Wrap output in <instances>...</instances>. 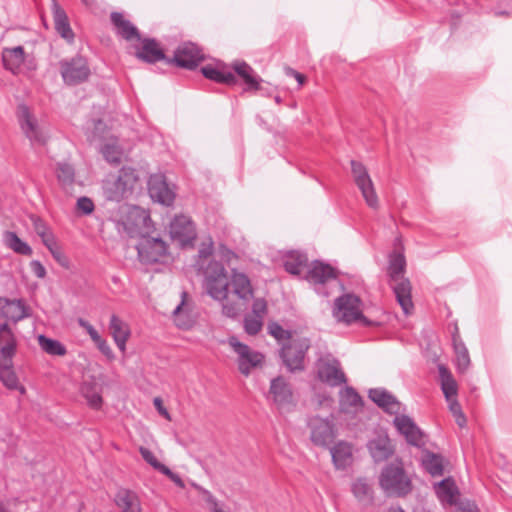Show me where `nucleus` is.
<instances>
[{
  "instance_id": "1",
  "label": "nucleus",
  "mask_w": 512,
  "mask_h": 512,
  "mask_svg": "<svg viewBox=\"0 0 512 512\" xmlns=\"http://www.w3.org/2000/svg\"><path fill=\"white\" fill-rule=\"evenodd\" d=\"M267 330L282 346L280 356L287 369L291 372L303 370L305 355L310 347L309 339L298 332L283 329L276 322H270Z\"/></svg>"
},
{
  "instance_id": "2",
  "label": "nucleus",
  "mask_w": 512,
  "mask_h": 512,
  "mask_svg": "<svg viewBox=\"0 0 512 512\" xmlns=\"http://www.w3.org/2000/svg\"><path fill=\"white\" fill-rule=\"evenodd\" d=\"M230 285L235 299L227 297L222 305L223 314L235 318L249 308L253 313H256V301L254 300V290L250 279L244 273L233 271Z\"/></svg>"
},
{
  "instance_id": "3",
  "label": "nucleus",
  "mask_w": 512,
  "mask_h": 512,
  "mask_svg": "<svg viewBox=\"0 0 512 512\" xmlns=\"http://www.w3.org/2000/svg\"><path fill=\"white\" fill-rule=\"evenodd\" d=\"M405 269L406 259L404 254L401 252L391 254L388 267L390 285L403 312L410 315L414 309L411 295L412 286L409 279L404 277Z\"/></svg>"
},
{
  "instance_id": "4",
  "label": "nucleus",
  "mask_w": 512,
  "mask_h": 512,
  "mask_svg": "<svg viewBox=\"0 0 512 512\" xmlns=\"http://www.w3.org/2000/svg\"><path fill=\"white\" fill-rule=\"evenodd\" d=\"M334 316L346 324L358 322L364 326L377 325V321L369 320L363 314V303L359 296L345 293L335 300Z\"/></svg>"
},
{
  "instance_id": "5",
  "label": "nucleus",
  "mask_w": 512,
  "mask_h": 512,
  "mask_svg": "<svg viewBox=\"0 0 512 512\" xmlns=\"http://www.w3.org/2000/svg\"><path fill=\"white\" fill-rule=\"evenodd\" d=\"M379 485L388 496H405L412 490V482L405 473L402 463L397 462L383 469L379 477Z\"/></svg>"
},
{
  "instance_id": "6",
  "label": "nucleus",
  "mask_w": 512,
  "mask_h": 512,
  "mask_svg": "<svg viewBox=\"0 0 512 512\" xmlns=\"http://www.w3.org/2000/svg\"><path fill=\"white\" fill-rule=\"evenodd\" d=\"M204 282L203 287L207 294L214 300L223 303L228 296V287L230 280L224 266L217 261L209 260L205 269H203Z\"/></svg>"
},
{
  "instance_id": "7",
  "label": "nucleus",
  "mask_w": 512,
  "mask_h": 512,
  "mask_svg": "<svg viewBox=\"0 0 512 512\" xmlns=\"http://www.w3.org/2000/svg\"><path fill=\"white\" fill-rule=\"evenodd\" d=\"M137 179L133 168L123 167L116 178L107 179L104 182L103 190L106 199L116 202L125 199L131 193Z\"/></svg>"
},
{
  "instance_id": "8",
  "label": "nucleus",
  "mask_w": 512,
  "mask_h": 512,
  "mask_svg": "<svg viewBox=\"0 0 512 512\" xmlns=\"http://www.w3.org/2000/svg\"><path fill=\"white\" fill-rule=\"evenodd\" d=\"M16 116L22 132L33 146H44L47 143V132L27 105H18Z\"/></svg>"
},
{
  "instance_id": "9",
  "label": "nucleus",
  "mask_w": 512,
  "mask_h": 512,
  "mask_svg": "<svg viewBox=\"0 0 512 512\" xmlns=\"http://www.w3.org/2000/svg\"><path fill=\"white\" fill-rule=\"evenodd\" d=\"M350 165L354 183L360 190L365 203L371 209L377 210L379 208V198L368 169L363 163L356 160H352Z\"/></svg>"
},
{
  "instance_id": "10",
  "label": "nucleus",
  "mask_w": 512,
  "mask_h": 512,
  "mask_svg": "<svg viewBox=\"0 0 512 512\" xmlns=\"http://www.w3.org/2000/svg\"><path fill=\"white\" fill-rule=\"evenodd\" d=\"M227 343L235 354L238 371L243 376H249L256 368V353L236 336H230Z\"/></svg>"
},
{
  "instance_id": "11",
  "label": "nucleus",
  "mask_w": 512,
  "mask_h": 512,
  "mask_svg": "<svg viewBox=\"0 0 512 512\" xmlns=\"http://www.w3.org/2000/svg\"><path fill=\"white\" fill-rule=\"evenodd\" d=\"M204 60L202 50L194 43L186 42L177 47L173 58L167 59L168 64L192 70Z\"/></svg>"
},
{
  "instance_id": "12",
  "label": "nucleus",
  "mask_w": 512,
  "mask_h": 512,
  "mask_svg": "<svg viewBox=\"0 0 512 512\" xmlns=\"http://www.w3.org/2000/svg\"><path fill=\"white\" fill-rule=\"evenodd\" d=\"M61 75L65 83L69 85H76L88 79L90 69L86 59L77 56L69 61H62L60 63Z\"/></svg>"
},
{
  "instance_id": "13",
  "label": "nucleus",
  "mask_w": 512,
  "mask_h": 512,
  "mask_svg": "<svg viewBox=\"0 0 512 512\" xmlns=\"http://www.w3.org/2000/svg\"><path fill=\"white\" fill-rule=\"evenodd\" d=\"M169 234L172 241L180 246L191 244L196 238V231L191 219L185 215L176 216L170 223Z\"/></svg>"
},
{
  "instance_id": "14",
  "label": "nucleus",
  "mask_w": 512,
  "mask_h": 512,
  "mask_svg": "<svg viewBox=\"0 0 512 512\" xmlns=\"http://www.w3.org/2000/svg\"><path fill=\"white\" fill-rule=\"evenodd\" d=\"M318 376L330 386H338L346 382V376L335 358L324 357L318 362Z\"/></svg>"
},
{
  "instance_id": "15",
  "label": "nucleus",
  "mask_w": 512,
  "mask_h": 512,
  "mask_svg": "<svg viewBox=\"0 0 512 512\" xmlns=\"http://www.w3.org/2000/svg\"><path fill=\"white\" fill-rule=\"evenodd\" d=\"M148 189L151 198L155 201L167 206L174 202L175 192L169 187L163 175H152L148 181Z\"/></svg>"
},
{
  "instance_id": "16",
  "label": "nucleus",
  "mask_w": 512,
  "mask_h": 512,
  "mask_svg": "<svg viewBox=\"0 0 512 512\" xmlns=\"http://www.w3.org/2000/svg\"><path fill=\"white\" fill-rule=\"evenodd\" d=\"M339 412L352 418L363 410V400L351 387H345L339 392Z\"/></svg>"
},
{
  "instance_id": "17",
  "label": "nucleus",
  "mask_w": 512,
  "mask_h": 512,
  "mask_svg": "<svg viewBox=\"0 0 512 512\" xmlns=\"http://www.w3.org/2000/svg\"><path fill=\"white\" fill-rule=\"evenodd\" d=\"M148 219L149 216L139 207L126 206L123 208V215L121 216L119 223L129 235H133L136 233L138 228L145 225V222Z\"/></svg>"
},
{
  "instance_id": "18",
  "label": "nucleus",
  "mask_w": 512,
  "mask_h": 512,
  "mask_svg": "<svg viewBox=\"0 0 512 512\" xmlns=\"http://www.w3.org/2000/svg\"><path fill=\"white\" fill-rule=\"evenodd\" d=\"M334 436V427L327 420L315 418L311 421V440L315 445L328 446Z\"/></svg>"
},
{
  "instance_id": "19",
  "label": "nucleus",
  "mask_w": 512,
  "mask_h": 512,
  "mask_svg": "<svg viewBox=\"0 0 512 512\" xmlns=\"http://www.w3.org/2000/svg\"><path fill=\"white\" fill-rule=\"evenodd\" d=\"M394 425L397 430L405 437L408 443L419 446L422 442V432L413 422V420L405 415L396 416Z\"/></svg>"
},
{
  "instance_id": "20",
  "label": "nucleus",
  "mask_w": 512,
  "mask_h": 512,
  "mask_svg": "<svg viewBox=\"0 0 512 512\" xmlns=\"http://www.w3.org/2000/svg\"><path fill=\"white\" fill-rule=\"evenodd\" d=\"M202 74L210 80L218 83L232 85L236 82V76L224 63L209 64L201 69Z\"/></svg>"
},
{
  "instance_id": "21",
  "label": "nucleus",
  "mask_w": 512,
  "mask_h": 512,
  "mask_svg": "<svg viewBox=\"0 0 512 512\" xmlns=\"http://www.w3.org/2000/svg\"><path fill=\"white\" fill-rule=\"evenodd\" d=\"M136 57L143 62L153 64L160 60H166L163 50L156 40L145 38L141 40V46L135 53Z\"/></svg>"
},
{
  "instance_id": "22",
  "label": "nucleus",
  "mask_w": 512,
  "mask_h": 512,
  "mask_svg": "<svg viewBox=\"0 0 512 512\" xmlns=\"http://www.w3.org/2000/svg\"><path fill=\"white\" fill-rule=\"evenodd\" d=\"M0 315L17 322L28 316L27 307L20 299L0 298Z\"/></svg>"
},
{
  "instance_id": "23",
  "label": "nucleus",
  "mask_w": 512,
  "mask_h": 512,
  "mask_svg": "<svg viewBox=\"0 0 512 512\" xmlns=\"http://www.w3.org/2000/svg\"><path fill=\"white\" fill-rule=\"evenodd\" d=\"M0 380L6 388L18 390L21 394L26 393L25 387L19 383L14 371L13 358L0 359Z\"/></svg>"
},
{
  "instance_id": "24",
  "label": "nucleus",
  "mask_w": 512,
  "mask_h": 512,
  "mask_svg": "<svg viewBox=\"0 0 512 512\" xmlns=\"http://www.w3.org/2000/svg\"><path fill=\"white\" fill-rule=\"evenodd\" d=\"M187 297V293L182 292L181 303L173 311V320L176 326L181 329H189L195 322V317L192 313Z\"/></svg>"
},
{
  "instance_id": "25",
  "label": "nucleus",
  "mask_w": 512,
  "mask_h": 512,
  "mask_svg": "<svg viewBox=\"0 0 512 512\" xmlns=\"http://www.w3.org/2000/svg\"><path fill=\"white\" fill-rule=\"evenodd\" d=\"M111 22L116 29V33L127 41L133 39L140 40L138 29L127 20L122 13L113 12L110 16Z\"/></svg>"
},
{
  "instance_id": "26",
  "label": "nucleus",
  "mask_w": 512,
  "mask_h": 512,
  "mask_svg": "<svg viewBox=\"0 0 512 512\" xmlns=\"http://www.w3.org/2000/svg\"><path fill=\"white\" fill-rule=\"evenodd\" d=\"M335 277V270L330 265L316 261L307 266L306 279L312 283H325Z\"/></svg>"
},
{
  "instance_id": "27",
  "label": "nucleus",
  "mask_w": 512,
  "mask_h": 512,
  "mask_svg": "<svg viewBox=\"0 0 512 512\" xmlns=\"http://www.w3.org/2000/svg\"><path fill=\"white\" fill-rule=\"evenodd\" d=\"M109 328L111 335L120 351L125 352L126 342L130 337V329L127 323L113 314L110 318Z\"/></svg>"
},
{
  "instance_id": "28",
  "label": "nucleus",
  "mask_w": 512,
  "mask_h": 512,
  "mask_svg": "<svg viewBox=\"0 0 512 512\" xmlns=\"http://www.w3.org/2000/svg\"><path fill=\"white\" fill-rule=\"evenodd\" d=\"M100 152L107 162L114 165L120 164L124 155L123 147L119 144L118 139L112 135L104 138Z\"/></svg>"
},
{
  "instance_id": "29",
  "label": "nucleus",
  "mask_w": 512,
  "mask_h": 512,
  "mask_svg": "<svg viewBox=\"0 0 512 512\" xmlns=\"http://www.w3.org/2000/svg\"><path fill=\"white\" fill-rule=\"evenodd\" d=\"M434 489L441 503L448 505L457 503L459 491L452 478H446L435 484Z\"/></svg>"
},
{
  "instance_id": "30",
  "label": "nucleus",
  "mask_w": 512,
  "mask_h": 512,
  "mask_svg": "<svg viewBox=\"0 0 512 512\" xmlns=\"http://www.w3.org/2000/svg\"><path fill=\"white\" fill-rule=\"evenodd\" d=\"M17 340L8 324L0 325V359L13 358L16 353Z\"/></svg>"
},
{
  "instance_id": "31",
  "label": "nucleus",
  "mask_w": 512,
  "mask_h": 512,
  "mask_svg": "<svg viewBox=\"0 0 512 512\" xmlns=\"http://www.w3.org/2000/svg\"><path fill=\"white\" fill-rule=\"evenodd\" d=\"M114 501L122 512H141V504L138 495L129 489H119L115 495Z\"/></svg>"
},
{
  "instance_id": "32",
  "label": "nucleus",
  "mask_w": 512,
  "mask_h": 512,
  "mask_svg": "<svg viewBox=\"0 0 512 512\" xmlns=\"http://www.w3.org/2000/svg\"><path fill=\"white\" fill-rule=\"evenodd\" d=\"M271 393L279 409L284 410L293 403V395L288 384L282 379L277 378L272 381Z\"/></svg>"
},
{
  "instance_id": "33",
  "label": "nucleus",
  "mask_w": 512,
  "mask_h": 512,
  "mask_svg": "<svg viewBox=\"0 0 512 512\" xmlns=\"http://www.w3.org/2000/svg\"><path fill=\"white\" fill-rule=\"evenodd\" d=\"M422 464L426 471L434 477L443 475L449 467V462L442 456L427 451L423 453Z\"/></svg>"
},
{
  "instance_id": "34",
  "label": "nucleus",
  "mask_w": 512,
  "mask_h": 512,
  "mask_svg": "<svg viewBox=\"0 0 512 512\" xmlns=\"http://www.w3.org/2000/svg\"><path fill=\"white\" fill-rule=\"evenodd\" d=\"M4 67L13 74L18 73L24 62V50L21 46L4 49L2 53Z\"/></svg>"
},
{
  "instance_id": "35",
  "label": "nucleus",
  "mask_w": 512,
  "mask_h": 512,
  "mask_svg": "<svg viewBox=\"0 0 512 512\" xmlns=\"http://www.w3.org/2000/svg\"><path fill=\"white\" fill-rule=\"evenodd\" d=\"M369 450L376 461L385 460L393 453L391 442L386 435H380L372 440L369 443Z\"/></svg>"
},
{
  "instance_id": "36",
  "label": "nucleus",
  "mask_w": 512,
  "mask_h": 512,
  "mask_svg": "<svg viewBox=\"0 0 512 512\" xmlns=\"http://www.w3.org/2000/svg\"><path fill=\"white\" fill-rule=\"evenodd\" d=\"M307 258L305 255L291 251L286 254L284 260L285 270L292 275H299L307 269Z\"/></svg>"
},
{
  "instance_id": "37",
  "label": "nucleus",
  "mask_w": 512,
  "mask_h": 512,
  "mask_svg": "<svg viewBox=\"0 0 512 512\" xmlns=\"http://www.w3.org/2000/svg\"><path fill=\"white\" fill-rule=\"evenodd\" d=\"M53 17L55 23V29L57 32L68 41H72L74 34L70 28L67 15L65 11L60 8L56 3L53 6Z\"/></svg>"
},
{
  "instance_id": "38",
  "label": "nucleus",
  "mask_w": 512,
  "mask_h": 512,
  "mask_svg": "<svg viewBox=\"0 0 512 512\" xmlns=\"http://www.w3.org/2000/svg\"><path fill=\"white\" fill-rule=\"evenodd\" d=\"M331 453L333 462L337 468H345L352 463V447L348 443L340 442L336 444Z\"/></svg>"
},
{
  "instance_id": "39",
  "label": "nucleus",
  "mask_w": 512,
  "mask_h": 512,
  "mask_svg": "<svg viewBox=\"0 0 512 512\" xmlns=\"http://www.w3.org/2000/svg\"><path fill=\"white\" fill-rule=\"evenodd\" d=\"M371 400L389 413H396L400 408L399 402L385 391L374 389L369 394Z\"/></svg>"
},
{
  "instance_id": "40",
  "label": "nucleus",
  "mask_w": 512,
  "mask_h": 512,
  "mask_svg": "<svg viewBox=\"0 0 512 512\" xmlns=\"http://www.w3.org/2000/svg\"><path fill=\"white\" fill-rule=\"evenodd\" d=\"M81 394L90 407L99 409L102 405L101 387L93 381H85L81 386Z\"/></svg>"
},
{
  "instance_id": "41",
  "label": "nucleus",
  "mask_w": 512,
  "mask_h": 512,
  "mask_svg": "<svg viewBox=\"0 0 512 512\" xmlns=\"http://www.w3.org/2000/svg\"><path fill=\"white\" fill-rule=\"evenodd\" d=\"M439 375L441 381V388L446 400L449 401L456 399L458 387L452 374L448 371L446 367L440 365Z\"/></svg>"
},
{
  "instance_id": "42",
  "label": "nucleus",
  "mask_w": 512,
  "mask_h": 512,
  "mask_svg": "<svg viewBox=\"0 0 512 512\" xmlns=\"http://www.w3.org/2000/svg\"><path fill=\"white\" fill-rule=\"evenodd\" d=\"M56 176L64 190L69 191L73 187L75 183V169L72 165L59 162L56 168Z\"/></svg>"
},
{
  "instance_id": "43",
  "label": "nucleus",
  "mask_w": 512,
  "mask_h": 512,
  "mask_svg": "<svg viewBox=\"0 0 512 512\" xmlns=\"http://www.w3.org/2000/svg\"><path fill=\"white\" fill-rule=\"evenodd\" d=\"M5 244L12 249L15 253L25 256L32 254V248L24 241H22L16 233L7 231L4 235Z\"/></svg>"
},
{
  "instance_id": "44",
  "label": "nucleus",
  "mask_w": 512,
  "mask_h": 512,
  "mask_svg": "<svg viewBox=\"0 0 512 512\" xmlns=\"http://www.w3.org/2000/svg\"><path fill=\"white\" fill-rule=\"evenodd\" d=\"M40 348L49 355L64 356L67 352L65 346L58 340L48 338L44 335L38 336Z\"/></svg>"
},
{
  "instance_id": "45",
  "label": "nucleus",
  "mask_w": 512,
  "mask_h": 512,
  "mask_svg": "<svg viewBox=\"0 0 512 512\" xmlns=\"http://www.w3.org/2000/svg\"><path fill=\"white\" fill-rule=\"evenodd\" d=\"M352 492L354 496L361 502H369L373 498L372 486L364 478H358L353 482Z\"/></svg>"
},
{
  "instance_id": "46",
  "label": "nucleus",
  "mask_w": 512,
  "mask_h": 512,
  "mask_svg": "<svg viewBox=\"0 0 512 512\" xmlns=\"http://www.w3.org/2000/svg\"><path fill=\"white\" fill-rule=\"evenodd\" d=\"M233 71L250 87L255 85V80L252 75L253 69L245 62H235L233 65Z\"/></svg>"
},
{
  "instance_id": "47",
  "label": "nucleus",
  "mask_w": 512,
  "mask_h": 512,
  "mask_svg": "<svg viewBox=\"0 0 512 512\" xmlns=\"http://www.w3.org/2000/svg\"><path fill=\"white\" fill-rule=\"evenodd\" d=\"M455 353H456V361L458 368L464 372L470 365V357L468 350L462 343L454 344Z\"/></svg>"
},
{
  "instance_id": "48",
  "label": "nucleus",
  "mask_w": 512,
  "mask_h": 512,
  "mask_svg": "<svg viewBox=\"0 0 512 512\" xmlns=\"http://www.w3.org/2000/svg\"><path fill=\"white\" fill-rule=\"evenodd\" d=\"M147 245L154 253L153 260H157L158 257L164 256L167 252V246L160 238H151L147 240Z\"/></svg>"
},
{
  "instance_id": "49",
  "label": "nucleus",
  "mask_w": 512,
  "mask_h": 512,
  "mask_svg": "<svg viewBox=\"0 0 512 512\" xmlns=\"http://www.w3.org/2000/svg\"><path fill=\"white\" fill-rule=\"evenodd\" d=\"M31 221L33 224L34 231L41 238V240H43L53 234V232L47 226V224L39 217L32 216Z\"/></svg>"
},
{
  "instance_id": "50",
  "label": "nucleus",
  "mask_w": 512,
  "mask_h": 512,
  "mask_svg": "<svg viewBox=\"0 0 512 512\" xmlns=\"http://www.w3.org/2000/svg\"><path fill=\"white\" fill-rule=\"evenodd\" d=\"M139 452H140L141 456L143 457V459L148 464H150L154 469L162 472L163 469L166 467L165 465H163L162 463H160L158 461V459L156 458L154 453L152 451H150L148 448L140 447Z\"/></svg>"
},
{
  "instance_id": "51",
  "label": "nucleus",
  "mask_w": 512,
  "mask_h": 512,
  "mask_svg": "<svg viewBox=\"0 0 512 512\" xmlns=\"http://www.w3.org/2000/svg\"><path fill=\"white\" fill-rule=\"evenodd\" d=\"M449 403V409L455 418L456 423L459 427H464L466 424V418L462 412L461 406L457 399L447 401Z\"/></svg>"
},
{
  "instance_id": "52",
  "label": "nucleus",
  "mask_w": 512,
  "mask_h": 512,
  "mask_svg": "<svg viewBox=\"0 0 512 512\" xmlns=\"http://www.w3.org/2000/svg\"><path fill=\"white\" fill-rule=\"evenodd\" d=\"M213 252V246L212 244H204L198 251V260L196 262V266L198 270L205 269L204 265L209 260L210 256Z\"/></svg>"
},
{
  "instance_id": "53",
  "label": "nucleus",
  "mask_w": 512,
  "mask_h": 512,
  "mask_svg": "<svg viewBox=\"0 0 512 512\" xmlns=\"http://www.w3.org/2000/svg\"><path fill=\"white\" fill-rule=\"evenodd\" d=\"M77 210L84 215H89L94 211V203L88 197H80L76 203Z\"/></svg>"
},
{
  "instance_id": "54",
  "label": "nucleus",
  "mask_w": 512,
  "mask_h": 512,
  "mask_svg": "<svg viewBox=\"0 0 512 512\" xmlns=\"http://www.w3.org/2000/svg\"><path fill=\"white\" fill-rule=\"evenodd\" d=\"M78 324L86 330V332L89 334L90 338L92 339V341L95 343L97 341H99V339H101L102 337L99 335V333L97 332V330L89 323L87 322L86 320L82 319V318H79L78 319Z\"/></svg>"
},
{
  "instance_id": "55",
  "label": "nucleus",
  "mask_w": 512,
  "mask_h": 512,
  "mask_svg": "<svg viewBox=\"0 0 512 512\" xmlns=\"http://www.w3.org/2000/svg\"><path fill=\"white\" fill-rule=\"evenodd\" d=\"M30 268L32 270V272L34 273V275L40 279H43L45 278L46 276V269L45 267L42 265V263L38 260H32L30 262Z\"/></svg>"
},
{
  "instance_id": "56",
  "label": "nucleus",
  "mask_w": 512,
  "mask_h": 512,
  "mask_svg": "<svg viewBox=\"0 0 512 512\" xmlns=\"http://www.w3.org/2000/svg\"><path fill=\"white\" fill-rule=\"evenodd\" d=\"M96 346L98 347V349L108 358V359H113L114 358V354H113V351L112 349L110 348L109 344L107 343V341L103 338L99 339V341L95 342Z\"/></svg>"
},
{
  "instance_id": "57",
  "label": "nucleus",
  "mask_w": 512,
  "mask_h": 512,
  "mask_svg": "<svg viewBox=\"0 0 512 512\" xmlns=\"http://www.w3.org/2000/svg\"><path fill=\"white\" fill-rule=\"evenodd\" d=\"M42 243L44 246L49 250V252L52 254L60 249V246L57 243L56 237L54 234L48 236L47 238L42 240Z\"/></svg>"
},
{
  "instance_id": "58",
  "label": "nucleus",
  "mask_w": 512,
  "mask_h": 512,
  "mask_svg": "<svg viewBox=\"0 0 512 512\" xmlns=\"http://www.w3.org/2000/svg\"><path fill=\"white\" fill-rule=\"evenodd\" d=\"M166 475L171 481H173L178 487L184 488L185 484L179 475L172 472L168 467H165L161 472Z\"/></svg>"
},
{
  "instance_id": "59",
  "label": "nucleus",
  "mask_w": 512,
  "mask_h": 512,
  "mask_svg": "<svg viewBox=\"0 0 512 512\" xmlns=\"http://www.w3.org/2000/svg\"><path fill=\"white\" fill-rule=\"evenodd\" d=\"M53 258L57 261L58 264H60L64 268H69V259L67 256L63 253L61 248L57 250L56 252L51 254Z\"/></svg>"
},
{
  "instance_id": "60",
  "label": "nucleus",
  "mask_w": 512,
  "mask_h": 512,
  "mask_svg": "<svg viewBox=\"0 0 512 512\" xmlns=\"http://www.w3.org/2000/svg\"><path fill=\"white\" fill-rule=\"evenodd\" d=\"M153 403L160 415L165 417L167 420H171V416H170L169 412L163 406L162 400L159 397L154 398Z\"/></svg>"
},
{
  "instance_id": "61",
  "label": "nucleus",
  "mask_w": 512,
  "mask_h": 512,
  "mask_svg": "<svg viewBox=\"0 0 512 512\" xmlns=\"http://www.w3.org/2000/svg\"><path fill=\"white\" fill-rule=\"evenodd\" d=\"M245 331L249 335H256V320L252 318H245Z\"/></svg>"
},
{
  "instance_id": "62",
  "label": "nucleus",
  "mask_w": 512,
  "mask_h": 512,
  "mask_svg": "<svg viewBox=\"0 0 512 512\" xmlns=\"http://www.w3.org/2000/svg\"><path fill=\"white\" fill-rule=\"evenodd\" d=\"M206 501L210 504L211 512H225L218 507L216 499L209 492H206Z\"/></svg>"
},
{
  "instance_id": "63",
  "label": "nucleus",
  "mask_w": 512,
  "mask_h": 512,
  "mask_svg": "<svg viewBox=\"0 0 512 512\" xmlns=\"http://www.w3.org/2000/svg\"><path fill=\"white\" fill-rule=\"evenodd\" d=\"M288 75H291L292 77H294L296 79V81L302 86L305 84L306 82V76L293 70V69H289L287 71Z\"/></svg>"
},
{
  "instance_id": "64",
  "label": "nucleus",
  "mask_w": 512,
  "mask_h": 512,
  "mask_svg": "<svg viewBox=\"0 0 512 512\" xmlns=\"http://www.w3.org/2000/svg\"><path fill=\"white\" fill-rule=\"evenodd\" d=\"M461 512H478V509L475 504L467 503L461 508Z\"/></svg>"
}]
</instances>
